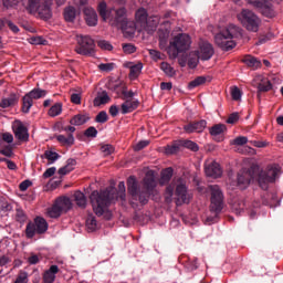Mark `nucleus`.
I'll list each match as a JSON object with an SVG mask.
<instances>
[{"label": "nucleus", "mask_w": 283, "mask_h": 283, "mask_svg": "<svg viewBox=\"0 0 283 283\" xmlns=\"http://www.w3.org/2000/svg\"><path fill=\"white\" fill-rule=\"evenodd\" d=\"M61 113H62V103L60 102L52 105L49 109V116L51 117H56L61 115Z\"/></svg>", "instance_id": "c03bdc74"}, {"label": "nucleus", "mask_w": 283, "mask_h": 283, "mask_svg": "<svg viewBox=\"0 0 283 283\" xmlns=\"http://www.w3.org/2000/svg\"><path fill=\"white\" fill-rule=\"evenodd\" d=\"M239 119H240V114L238 112H233L227 118V124L233 125V124L238 123Z\"/></svg>", "instance_id": "680f3d73"}, {"label": "nucleus", "mask_w": 283, "mask_h": 283, "mask_svg": "<svg viewBox=\"0 0 283 283\" xmlns=\"http://www.w3.org/2000/svg\"><path fill=\"white\" fill-rule=\"evenodd\" d=\"M27 261L29 264L34 265L41 262V258L35 253H31L30 256L27 259Z\"/></svg>", "instance_id": "774afa93"}, {"label": "nucleus", "mask_w": 283, "mask_h": 283, "mask_svg": "<svg viewBox=\"0 0 283 283\" xmlns=\"http://www.w3.org/2000/svg\"><path fill=\"white\" fill-rule=\"evenodd\" d=\"M175 195L178 197V199L181 200L182 203H189L190 202V196L188 195V188L185 184L179 182L176 186Z\"/></svg>", "instance_id": "6ab92c4d"}, {"label": "nucleus", "mask_w": 283, "mask_h": 283, "mask_svg": "<svg viewBox=\"0 0 283 283\" xmlns=\"http://www.w3.org/2000/svg\"><path fill=\"white\" fill-rule=\"evenodd\" d=\"M206 127H207V120L200 119V120L190 122L184 125V130L187 134L202 133L206 129Z\"/></svg>", "instance_id": "2eb2a0df"}, {"label": "nucleus", "mask_w": 283, "mask_h": 283, "mask_svg": "<svg viewBox=\"0 0 283 283\" xmlns=\"http://www.w3.org/2000/svg\"><path fill=\"white\" fill-rule=\"evenodd\" d=\"M261 202L263 206H268L270 208H275L280 206V199L276 193L268 192L261 197Z\"/></svg>", "instance_id": "aec40b11"}, {"label": "nucleus", "mask_w": 283, "mask_h": 283, "mask_svg": "<svg viewBox=\"0 0 283 283\" xmlns=\"http://www.w3.org/2000/svg\"><path fill=\"white\" fill-rule=\"evenodd\" d=\"M101 151L104 154V156H109L114 153V148L111 146V144H104V146H101Z\"/></svg>", "instance_id": "338daca9"}, {"label": "nucleus", "mask_w": 283, "mask_h": 283, "mask_svg": "<svg viewBox=\"0 0 283 283\" xmlns=\"http://www.w3.org/2000/svg\"><path fill=\"white\" fill-rule=\"evenodd\" d=\"M238 20L248 32H259L262 19L250 9H242L238 14Z\"/></svg>", "instance_id": "6e6552de"}, {"label": "nucleus", "mask_w": 283, "mask_h": 283, "mask_svg": "<svg viewBox=\"0 0 283 283\" xmlns=\"http://www.w3.org/2000/svg\"><path fill=\"white\" fill-rule=\"evenodd\" d=\"M15 220L20 223H25L28 221V216L22 209H17Z\"/></svg>", "instance_id": "5fc2aeb1"}, {"label": "nucleus", "mask_w": 283, "mask_h": 283, "mask_svg": "<svg viewBox=\"0 0 283 283\" xmlns=\"http://www.w3.org/2000/svg\"><path fill=\"white\" fill-rule=\"evenodd\" d=\"M95 42L88 35L77 36V45L75 52L82 56H92L95 53Z\"/></svg>", "instance_id": "9b49d317"}, {"label": "nucleus", "mask_w": 283, "mask_h": 283, "mask_svg": "<svg viewBox=\"0 0 283 283\" xmlns=\"http://www.w3.org/2000/svg\"><path fill=\"white\" fill-rule=\"evenodd\" d=\"M136 19H137V21H139L142 23L148 22V20H147V11L144 8L137 10Z\"/></svg>", "instance_id": "603ef678"}, {"label": "nucleus", "mask_w": 283, "mask_h": 283, "mask_svg": "<svg viewBox=\"0 0 283 283\" xmlns=\"http://www.w3.org/2000/svg\"><path fill=\"white\" fill-rule=\"evenodd\" d=\"M32 106H34V101L25 94L22 97V106H21L22 113L29 114Z\"/></svg>", "instance_id": "7c9ffc66"}, {"label": "nucleus", "mask_w": 283, "mask_h": 283, "mask_svg": "<svg viewBox=\"0 0 283 283\" xmlns=\"http://www.w3.org/2000/svg\"><path fill=\"white\" fill-rule=\"evenodd\" d=\"M239 28L230 24L227 29L214 35V43L224 52L232 51L237 43L232 40L238 36Z\"/></svg>", "instance_id": "39448f33"}, {"label": "nucleus", "mask_w": 283, "mask_h": 283, "mask_svg": "<svg viewBox=\"0 0 283 283\" xmlns=\"http://www.w3.org/2000/svg\"><path fill=\"white\" fill-rule=\"evenodd\" d=\"M12 129H13L14 136L18 140H20V142L30 140V133H28V127L25 125H23V123L17 122L12 126Z\"/></svg>", "instance_id": "4468645a"}, {"label": "nucleus", "mask_w": 283, "mask_h": 283, "mask_svg": "<svg viewBox=\"0 0 283 283\" xmlns=\"http://www.w3.org/2000/svg\"><path fill=\"white\" fill-rule=\"evenodd\" d=\"M180 150V144L175 142L170 146H166L165 153L167 155H174L177 154Z\"/></svg>", "instance_id": "de8ad7c7"}, {"label": "nucleus", "mask_w": 283, "mask_h": 283, "mask_svg": "<svg viewBox=\"0 0 283 283\" xmlns=\"http://www.w3.org/2000/svg\"><path fill=\"white\" fill-rule=\"evenodd\" d=\"M140 105L138 99H127L122 104V114L127 115L135 112Z\"/></svg>", "instance_id": "412c9836"}, {"label": "nucleus", "mask_w": 283, "mask_h": 283, "mask_svg": "<svg viewBox=\"0 0 283 283\" xmlns=\"http://www.w3.org/2000/svg\"><path fill=\"white\" fill-rule=\"evenodd\" d=\"M56 140L61 144V145H63V146H72V145H74V136H73V134L72 133H70L69 135H67V137L66 136H64V135H57L56 136Z\"/></svg>", "instance_id": "f704fd0d"}, {"label": "nucleus", "mask_w": 283, "mask_h": 283, "mask_svg": "<svg viewBox=\"0 0 283 283\" xmlns=\"http://www.w3.org/2000/svg\"><path fill=\"white\" fill-rule=\"evenodd\" d=\"M86 227L90 232H93L97 229V221L93 214H88L86 219Z\"/></svg>", "instance_id": "a18cd8bd"}, {"label": "nucleus", "mask_w": 283, "mask_h": 283, "mask_svg": "<svg viewBox=\"0 0 283 283\" xmlns=\"http://www.w3.org/2000/svg\"><path fill=\"white\" fill-rule=\"evenodd\" d=\"M98 48L103 51H108V52L113 51V45L106 40L98 41Z\"/></svg>", "instance_id": "bf43d9fd"}, {"label": "nucleus", "mask_w": 283, "mask_h": 283, "mask_svg": "<svg viewBox=\"0 0 283 283\" xmlns=\"http://www.w3.org/2000/svg\"><path fill=\"white\" fill-rule=\"evenodd\" d=\"M228 130V127L226 124L219 123L214 124L209 128V133L213 137H218L217 142H223V134Z\"/></svg>", "instance_id": "f3484780"}, {"label": "nucleus", "mask_w": 283, "mask_h": 283, "mask_svg": "<svg viewBox=\"0 0 283 283\" xmlns=\"http://www.w3.org/2000/svg\"><path fill=\"white\" fill-rule=\"evenodd\" d=\"M242 62L249 67V69H252L253 71H256L262 67V62L253 56V55H245L243 59H242Z\"/></svg>", "instance_id": "4be33fe9"}, {"label": "nucleus", "mask_w": 283, "mask_h": 283, "mask_svg": "<svg viewBox=\"0 0 283 283\" xmlns=\"http://www.w3.org/2000/svg\"><path fill=\"white\" fill-rule=\"evenodd\" d=\"M175 192V185L170 184L169 186L166 187L165 189V201L166 202H171V198Z\"/></svg>", "instance_id": "09e8293b"}, {"label": "nucleus", "mask_w": 283, "mask_h": 283, "mask_svg": "<svg viewBox=\"0 0 283 283\" xmlns=\"http://www.w3.org/2000/svg\"><path fill=\"white\" fill-rule=\"evenodd\" d=\"M112 25H114L118 30H122V32H124V34H127L128 36H133V34H135L136 32V23L126 18L125 8L116 10V17Z\"/></svg>", "instance_id": "1a4fd4ad"}, {"label": "nucleus", "mask_w": 283, "mask_h": 283, "mask_svg": "<svg viewBox=\"0 0 283 283\" xmlns=\"http://www.w3.org/2000/svg\"><path fill=\"white\" fill-rule=\"evenodd\" d=\"M174 176V168H165L161 171V178L159 179V185L165 186L170 182Z\"/></svg>", "instance_id": "cd10ccee"}, {"label": "nucleus", "mask_w": 283, "mask_h": 283, "mask_svg": "<svg viewBox=\"0 0 283 283\" xmlns=\"http://www.w3.org/2000/svg\"><path fill=\"white\" fill-rule=\"evenodd\" d=\"M247 207L248 206H247L244 198L238 197V198L232 199L231 210L233 213L241 216L242 212H244V210L247 209Z\"/></svg>", "instance_id": "a211bd4d"}, {"label": "nucleus", "mask_w": 283, "mask_h": 283, "mask_svg": "<svg viewBox=\"0 0 283 283\" xmlns=\"http://www.w3.org/2000/svg\"><path fill=\"white\" fill-rule=\"evenodd\" d=\"M17 103H19V96L15 93H12L9 97L2 98L0 101V107L7 109L17 105Z\"/></svg>", "instance_id": "393cba45"}, {"label": "nucleus", "mask_w": 283, "mask_h": 283, "mask_svg": "<svg viewBox=\"0 0 283 283\" xmlns=\"http://www.w3.org/2000/svg\"><path fill=\"white\" fill-rule=\"evenodd\" d=\"M72 208V201L67 197L56 199L54 205L46 210L48 217L52 219L59 218L63 212H67Z\"/></svg>", "instance_id": "9d476101"}, {"label": "nucleus", "mask_w": 283, "mask_h": 283, "mask_svg": "<svg viewBox=\"0 0 283 283\" xmlns=\"http://www.w3.org/2000/svg\"><path fill=\"white\" fill-rule=\"evenodd\" d=\"M198 55L200 56V60L203 62L210 61L214 55V49L212 44L208 42H202L199 46V50L197 51Z\"/></svg>", "instance_id": "ddd939ff"}, {"label": "nucleus", "mask_w": 283, "mask_h": 283, "mask_svg": "<svg viewBox=\"0 0 283 283\" xmlns=\"http://www.w3.org/2000/svg\"><path fill=\"white\" fill-rule=\"evenodd\" d=\"M249 143V138L247 136H238L231 142V145L234 146H244Z\"/></svg>", "instance_id": "864d4df0"}, {"label": "nucleus", "mask_w": 283, "mask_h": 283, "mask_svg": "<svg viewBox=\"0 0 283 283\" xmlns=\"http://www.w3.org/2000/svg\"><path fill=\"white\" fill-rule=\"evenodd\" d=\"M108 120V115L105 111H101L95 118V122L98 124H105Z\"/></svg>", "instance_id": "4d7b16f0"}, {"label": "nucleus", "mask_w": 283, "mask_h": 283, "mask_svg": "<svg viewBox=\"0 0 283 283\" xmlns=\"http://www.w3.org/2000/svg\"><path fill=\"white\" fill-rule=\"evenodd\" d=\"M148 54H150V60H153V62L165 61L166 59V55L158 50L150 49L148 50Z\"/></svg>", "instance_id": "a19ab883"}, {"label": "nucleus", "mask_w": 283, "mask_h": 283, "mask_svg": "<svg viewBox=\"0 0 283 283\" xmlns=\"http://www.w3.org/2000/svg\"><path fill=\"white\" fill-rule=\"evenodd\" d=\"M143 71V63H137L133 66H130V73H129V77L130 80L135 81L138 78V76L142 74Z\"/></svg>", "instance_id": "c9c22d12"}, {"label": "nucleus", "mask_w": 283, "mask_h": 283, "mask_svg": "<svg viewBox=\"0 0 283 283\" xmlns=\"http://www.w3.org/2000/svg\"><path fill=\"white\" fill-rule=\"evenodd\" d=\"M250 3L258 9L266 18H274L275 10H273V4L266 0H253Z\"/></svg>", "instance_id": "f8f14e48"}, {"label": "nucleus", "mask_w": 283, "mask_h": 283, "mask_svg": "<svg viewBox=\"0 0 283 283\" xmlns=\"http://www.w3.org/2000/svg\"><path fill=\"white\" fill-rule=\"evenodd\" d=\"M116 189L108 188L106 190L93 191L90 199L93 207V210L96 216H104L106 220L112 219V212L108 210L111 201L116 197Z\"/></svg>", "instance_id": "7ed1b4c3"}, {"label": "nucleus", "mask_w": 283, "mask_h": 283, "mask_svg": "<svg viewBox=\"0 0 283 283\" xmlns=\"http://www.w3.org/2000/svg\"><path fill=\"white\" fill-rule=\"evenodd\" d=\"M114 66L115 64L114 63H101L98 69L102 71V72H112L114 70Z\"/></svg>", "instance_id": "0e129e2a"}, {"label": "nucleus", "mask_w": 283, "mask_h": 283, "mask_svg": "<svg viewBox=\"0 0 283 283\" xmlns=\"http://www.w3.org/2000/svg\"><path fill=\"white\" fill-rule=\"evenodd\" d=\"M60 157L61 155H59V153H54L53 150H45V153L41 155V158L48 159L50 165L54 164Z\"/></svg>", "instance_id": "58836bf2"}, {"label": "nucleus", "mask_w": 283, "mask_h": 283, "mask_svg": "<svg viewBox=\"0 0 283 283\" xmlns=\"http://www.w3.org/2000/svg\"><path fill=\"white\" fill-rule=\"evenodd\" d=\"M122 99L123 101H130V99H134V96H135V92L134 91H127L126 88H124L122 91Z\"/></svg>", "instance_id": "e2e57ef3"}, {"label": "nucleus", "mask_w": 283, "mask_h": 283, "mask_svg": "<svg viewBox=\"0 0 283 283\" xmlns=\"http://www.w3.org/2000/svg\"><path fill=\"white\" fill-rule=\"evenodd\" d=\"M33 223L35 224V229H36V233H38V234H43V233H45L46 230H48V228H49L48 222H46L43 218H41V217H36V218L34 219V222H33Z\"/></svg>", "instance_id": "bb28decb"}, {"label": "nucleus", "mask_w": 283, "mask_h": 283, "mask_svg": "<svg viewBox=\"0 0 283 283\" xmlns=\"http://www.w3.org/2000/svg\"><path fill=\"white\" fill-rule=\"evenodd\" d=\"M13 283H28V272L21 271Z\"/></svg>", "instance_id": "69168bd1"}, {"label": "nucleus", "mask_w": 283, "mask_h": 283, "mask_svg": "<svg viewBox=\"0 0 283 283\" xmlns=\"http://www.w3.org/2000/svg\"><path fill=\"white\" fill-rule=\"evenodd\" d=\"M280 175V166H268L265 170L256 165L250 166L249 170H241L237 177V186L244 190L247 189L252 180H256L260 188L263 190L269 189V184L275 182V178Z\"/></svg>", "instance_id": "f257e3e1"}, {"label": "nucleus", "mask_w": 283, "mask_h": 283, "mask_svg": "<svg viewBox=\"0 0 283 283\" xmlns=\"http://www.w3.org/2000/svg\"><path fill=\"white\" fill-rule=\"evenodd\" d=\"M207 83V77L206 76H197L192 81L188 83V90L192 91L199 86H202Z\"/></svg>", "instance_id": "2f4dec72"}, {"label": "nucleus", "mask_w": 283, "mask_h": 283, "mask_svg": "<svg viewBox=\"0 0 283 283\" xmlns=\"http://www.w3.org/2000/svg\"><path fill=\"white\" fill-rule=\"evenodd\" d=\"M98 12H99V15L106 20L107 19V15H108V11H107V4L105 2H101L98 4V8H97Z\"/></svg>", "instance_id": "6e6d98bb"}, {"label": "nucleus", "mask_w": 283, "mask_h": 283, "mask_svg": "<svg viewBox=\"0 0 283 283\" xmlns=\"http://www.w3.org/2000/svg\"><path fill=\"white\" fill-rule=\"evenodd\" d=\"M210 190V211L213 216H210L206 219V224L211 226L212 223H217L219 221V214L222 212L224 208V195L219 186H209Z\"/></svg>", "instance_id": "20e7f679"}, {"label": "nucleus", "mask_w": 283, "mask_h": 283, "mask_svg": "<svg viewBox=\"0 0 283 283\" xmlns=\"http://www.w3.org/2000/svg\"><path fill=\"white\" fill-rule=\"evenodd\" d=\"M0 154L4 157L12 158L14 156L13 146L8 144L7 146L0 147Z\"/></svg>", "instance_id": "49530a36"}, {"label": "nucleus", "mask_w": 283, "mask_h": 283, "mask_svg": "<svg viewBox=\"0 0 283 283\" xmlns=\"http://www.w3.org/2000/svg\"><path fill=\"white\" fill-rule=\"evenodd\" d=\"M273 88V84L271 81L263 78L259 85H258V91L259 93H268Z\"/></svg>", "instance_id": "e433bc0d"}, {"label": "nucleus", "mask_w": 283, "mask_h": 283, "mask_svg": "<svg viewBox=\"0 0 283 283\" xmlns=\"http://www.w3.org/2000/svg\"><path fill=\"white\" fill-rule=\"evenodd\" d=\"M205 174L207 177H210L213 179L220 178L222 176V169L220 164H218L217 161L207 164V166H205Z\"/></svg>", "instance_id": "dca6fc26"}, {"label": "nucleus", "mask_w": 283, "mask_h": 283, "mask_svg": "<svg viewBox=\"0 0 283 283\" xmlns=\"http://www.w3.org/2000/svg\"><path fill=\"white\" fill-rule=\"evenodd\" d=\"M128 193L132 199V203L138 206H146L149 202L150 197H155L157 191V181L153 175H146L142 185L137 182L134 177H130L127 182Z\"/></svg>", "instance_id": "f03ea898"}, {"label": "nucleus", "mask_w": 283, "mask_h": 283, "mask_svg": "<svg viewBox=\"0 0 283 283\" xmlns=\"http://www.w3.org/2000/svg\"><path fill=\"white\" fill-rule=\"evenodd\" d=\"M97 134H98V132L94 126H90L84 132V136L87 138H96Z\"/></svg>", "instance_id": "13d9d810"}, {"label": "nucleus", "mask_w": 283, "mask_h": 283, "mask_svg": "<svg viewBox=\"0 0 283 283\" xmlns=\"http://www.w3.org/2000/svg\"><path fill=\"white\" fill-rule=\"evenodd\" d=\"M231 97L234 102H239L242 98V91L238 86L231 87Z\"/></svg>", "instance_id": "3c124183"}, {"label": "nucleus", "mask_w": 283, "mask_h": 283, "mask_svg": "<svg viewBox=\"0 0 283 283\" xmlns=\"http://www.w3.org/2000/svg\"><path fill=\"white\" fill-rule=\"evenodd\" d=\"M111 102V97L108 96L106 91H103L102 94L95 97L94 106L106 105Z\"/></svg>", "instance_id": "473e14b6"}, {"label": "nucleus", "mask_w": 283, "mask_h": 283, "mask_svg": "<svg viewBox=\"0 0 283 283\" xmlns=\"http://www.w3.org/2000/svg\"><path fill=\"white\" fill-rule=\"evenodd\" d=\"M161 72L168 77H174L176 75L175 69L167 62H161L160 65Z\"/></svg>", "instance_id": "ea45409f"}, {"label": "nucleus", "mask_w": 283, "mask_h": 283, "mask_svg": "<svg viewBox=\"0 0 283 283\" xmlns=\"http://www.w3.org/2000/svg\"><path fill=\"white\" fill-rule=\"evenodd\" d=\"M90 120V116L86 114H76L70 119L72 126H82Z\"/></svg>", "instance_id": "a878e982"}, {"label": "nucleus", "mask_w": 283, "mask_h": 283, "mask_svg": "<svg viewBox=\"0 0 283 283\" xmlns=\"http://www.w3.org/2000/svg\"><path fill=\"white\" fill-rule=\"evenodd\" d=\"M199 60H201V57L199 56V52L197 51L190 52L188 55V62H187L188 67L196 69L199 64Z\"/></svg>", "instance_id": "c85d7f7f"}, {"label": "nucleus", "mask_w": 283, "mask_h": 283, "mask_svg": "<svg viewBox=\"0 0 283 283\" xmlns=\"http://www.w3.org/2000/svg\"><path fill=\"white\" fill-rule=\"evenodd\" d=\"M56 273H59V266L51 265L50 269L43 273V276H42L43 283H53L55 281Z\"/></svg>", "instance_id": "b1692460"}, {"label": "nucleus", "mask_w": 283, "mask_h": 283, "mask_svg": "<svg viewBox=\"0 0 283 283\" xmlns=\"http://www.w3.org/2000/svg\"><path fill=\"white\" fill-rule=\"evenodd\" d=\"M182 146L186 148V149H189L191 151H199V146L196 142L193 140H184L182 142Z\"/></svg>", "instance_id": "8fccbe9b"}, {"label": "nucleus", "mask_w": 283, "mask_h": 283, "mask_svg": "<svg viewBox=\"0 0 283 283\" xmlns=\"http://www.w3.org/2000/svg\"><path fill=\"white\" fill-rule=\"evenodd\" d=\"M35 234H36V224L30 221L25 228V235L28 239H32L34 238Z\"/></svg>", "instance_id": "37998d69"}, {"label": "nucleus", "mask_w": 283, "mask_h": 283, "mask_svg": "<svg viewBox=\"0 0 283 283\" xmlns=\"http://www.w3.org/2000/svg\"><path fill=\"white\" fill-rule=\"evenodd\" d=\"M64 19L67 22H74L76 17V9L74 7H67L64 9Z\"/></svg>", "instance_id": "4c0bfd02"}, {"label": "nucleus", "mask_w": 283, "mask_h": 283, "mask_svg": "<svg viewBox=\"0 0 283 283\" xmlns=\"http://www.w3.org/2000/svg\"><path fill=\"white\" fill-rule=\"evenodd\" d=\"M191 38L189 34L179 33L169 42L167 53L171 59H177L180 53H185L190 49Z\"/></svg>", "instance_id": "423d86ee"}, {"label": "nucleus", "mask_w": 283, "mask_h": 283, "mask_svg": "<svg viewBox=\"0 0 283 283\" xmlns=\"http://www.w3.org/2000/svg\"><path fill=\"white\" fill-rule=\"evenodd\" d=\"M123 51L125 54L130 55L136 52V46L132 43H125L123 44Z\"/></svg>", "instance_id": "052dcab7"}, {"label": "nucleus", "mask_w": 283, "mask_h": 283, "mask_svg": "<svg viewBox=\"0 0 283 283\" xmlns=\"http://www.w3.org/2000/svg\"><path fill=\"white\" fill-rule=\"evenodd\" d=\"M76 165L75 159H67L66 166H63V168L59 169V175L65 176L74 170V166Z\"/></svg>", "instance_id": "72a5a7b5"}, {"label": "nucleus", "mask_w": 283, "mask_h": 283, "mask_svg": "<svg viewBox=\"0 0 283 283\" xmlns=\"http://www.w3.org/2000/svg\"><path fill=\"white\" fill-rule=\"evenodd\" d=\"M27 95L34 102L46 96V91L41 88H33Z\"/></svg>", "instance_id": "c756f323"}, {"label": "nucleus", "mask_w": 283, "mask_h": 283, "mask_svg": "<svg viewBox=\"0 0 283 283\" xmlns=\"http://www.w3.org/2000/svg\"><path fill=\"white\" fill-rule=\"evenodd\" d=\"M52 0H28L27 10L36 14L40 19L48 21L52 18Z\"/></svg>", "instance_id": "0eeeda50"}, {"label": "nucleus", "mask_w": 283, "mask_h": 283, "mask_svg": "<svg viewBox=\"0 0 283 283\" xmlns=\"http://www.w3.org/2000/svg\"><path fill=\"white\" fill-rule=\"evenodd\" d=\"M85 20L87 25L91 28H95L97 25V13L93 8H85L84 9Z\"/></svg>", "instance_id": "5701e85b"}, {"label": "nucleus", "mask_w": 283, "mask_h": 283, "mask_svg": "<svg viewBox=\"0 0 283 283\" xmlns=\"http://www.w3.org/2000/svg\"><path fill=\"white\" fill-rule=\"evenodd\" d=\"M74 200L80 208L84 209L86 207V198L83 192L76 191L74 193Z\"/></svg>", "instance_id": "79ce46f5"}]
</instances>
